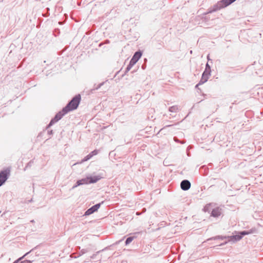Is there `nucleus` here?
Here are the masks:
<instances>
[{"mask_svg": "<svg viewBox=\"0 0 263 263\" xmlns=\"http://www.w3.org/2000/svg\"><path fill=\"white\" fill-rule=\"evenodd\" d=\"M80 95L75 96L67 104V113L70 110L76 109L81 100Z\"/></svg>", "mask_w": 263, "mask_h": 263, "instance_id": "f257e3e1", "label": "nucleus"}, {"mask_svg": "<svg viewBox=\"0 0 263 263\" xmlns=\"http://www.w3.org/2000/svg\"><path fill=\"white\" fill-rule=\"evenodd\" d=\"M100 179L101 177L99 176H90L78 181L77 183V185H80L84 184L95 183Z\"/></svg>", "mask_w": 263, "mask_h": 263, "instance_id": "f03ea898", "label": "nucleus"}, {"mask_svg": "<svg viewBox=\"0 0 263 263\" xmlns=\"http://www.w3.org/2000/svg\"><path fill=\"white\" fill-rule=\"evenodd\" d=\"M211 67L209 65V63H206L205 65V68L202 74V77L200 80V84H203L206 82L209 78V77L211 75Z\"/></svg>", "mask_w": 263, "mask_h": 263, "instance_id": "7ed1b4c3", "label": "nucleus"}, {"mask_svg": "<svg viewBox=\"0 0 263 263\" xmlns=\"http://www.w3.org/2000/svg\"><path fill=\"white\" fill-rule=\"evenodd\" d=\"M9 171L4 170L0 172V186H2L8 178Z\"/></svg>", "mask_w": 263, "mask_h": 263, "instance_id": "20e7f679", "label": "nucleus"}, {"mask_svg": "<svg viewBox=\"0 0 263 263\" xmlns=\"http://www.w3.org/2000/svg\"><path fill=\"white\" fill-rule=\"evenodd\" d=\"M251 233L247 231H243L240 233L241 235H236L229 237V241L235 242L240 240L242 238V235H245L250 234Z\"/></svg>", "mask_w": 263, "mask_h": 263, "instance_id": "39448f33", "label": "nucleus"}, {"mask_svg": "<svg viewBox=\"0 0 263 263\" xmlns=\"http://www.w3.org/2000/svg\"><path fill=\"white\" fill-rule=\"evenodd\" d=\"M142 52L141 51H136L134 55L133 56L132 58L131 59L129 63H132L133 65H135L139 60V59L142 56Z\"/></svg>", "mask_w": 263, "mask_h": 263, "instance_id": "423d86ee", "label": "nucleus"}, {"mask_svg": "<svg viewBox=\"0 0 263 263\" xmlns=\"http://www.w3.org/2000/svg\"><path fill=\"white\" fill-rule=\"evenodd\" d=\"M100 203L95 205L94 206H92L91 208L88 209L86 211L85 215H89L92 214L93 212L97 211L98 210V209L100 208Z\"/></svg>", "mask_w": 263, "mask_h": 263, "instance_id": "0eeeda50", "label": "nucleus"}, {"mask_svg": "<svg viewBox=\"0 0 263 263\" xmlns=\"http://www.w3.org/2000/svg\"><path fill=\"white\" fill-rule=\"evenodd\" d=\"M190 187L191 183L188 180H184L181 182V187L183 190H187L190 188Z\"/></svg>", "mask_w": 263, "mask_h": 263, "instance_id": "6e6552de", "label": "nucleus"}, {"mask_svg": "<svg viewBox=\"0 0 263 263\" xmlns=\"http://www.w3.org/2000/svg\"><path fill=\"white\" fill-rule=\"evenodd\" d=\"M62 117L63 116H54V117L53 119H52V120L50 121L49 124L47 125V128H49L51 126H52L55 123H56L58 121H59Z\"/></svg>", "mask_w": 263, "mask_h": 263, "instance_id": "1a4fd4ad", "label": "nucleus"}, {"mask_svg": "<svg viewBox=\"0 0 263 263\" xmlns=\"http://www.w3.org/2000/svg\"><path fill=\"white\" fill-rule=\"evenodd\" d=\"M212 214L214 217H218L220 215V211L218 209H214L213 210Z\"/></svg>", "mask_w": 263, "mask_h": 263, "instance_id": "9d476101", "label": "nucleus"}, {"mask_svg": "<svg viewBox=\"0 0 263 263\" xmlns=\"http://www.w3.org/2000/svg\"><path fill=\"white\" fill-rule=\"evenodd\" d=\"M179 109V107L177 106H173L169 108L170 111L172 112H176Z\"/></svg>", "mask_w": 263, "mask_h": 263, "instance_id": "9b49d317", "label": "nucleus"}, {"mask_svg": "<svg viewBox=\"0 0 263 263\" xmlns=\"http://www.w3.org/2000/svg\"><path fill=\"white\" fill-rule=\"evenodd\" d=\"M134 65L129 63L126 68L125 72H127L128 71H129Z\"/></svg>", "mask_w": 263, "mask_h": 263, "instance_id": "f8f14e48", "label": "nucleus"}, {"mask_svg": "<svg viewBox=\"0 0 263 263\" xmlns=\"http://www.w3.org/2000/svg\"><path fill=\"white\" fill-rule=\"evenodd\" d=\"M134 239V237H129L128 238H127L126 241H125V243L126 245H128L129 244V243H130Z\"/></svg>", "mask_w": 263, "mask_h": 263, "instance_id": "ddd939ff", "label": "nucleus"}, {"mask_svg": "<svg viewBox=\"0 0 263 263\" xmlns=\"http://www.w3.org/2000/svg\"><path fill=\"white\" fill-rule=\"evenodd\" d=\"M103 84H104L103 82L99 84L98 85H97V87H94L93 89H92L91 90H98L103 85Z\"/></svg>", "mask_w": 263, "mask_h": 263, "instance_id": "4468645a", "label": "nucleus"}, {"mask_svg": "<svg viewBox=\"0 0 263 263\" xmlns=\"http://www.w3.org/2000/svg\"><path fill=\"white\" fill-rule=\"evenodd\" d=\"M98 153V150H94L93 151L91 152L90 154L91 157H93V156H95L97 155Z\"/></svg>", "mask_w": 263, "mask_h": 263, "instance_id": "2eb2a0df", "label": "nucleus"}, {"mask_svg": "<svg viewBox=\"0 0 263 263\" xmlns=\"http://www.w3.org/2000/svg\"><path fill=\"white\" fill-rule=\"evenodd\" d=\"M92 157L91 156L90 154H89L88 155H87L86 157H84L83 161H86L90 159Z\"/></svg>", "mask_w": 263, "mask_h": 263, "instance_id": "dca6fc26", "label": "nucleus"}, {"mask_svg": "<svg viewBox=\"0 0 263 263\" xmlns=\"http://www.w3.org/2000/svg\"><path fill=\"white\" fill-rule=\"evenodd\" d=\"M28 253H26L25 255H24L23 256L19 258L18 259H16V260H15L13 263H18L20 260H21L26 255H27Z\"/></svg>", "mask_w": 263, "mask_h": 263, "instance_id": "f3484780", "label": "nucleus"}, {"mask_svg": "<svg viewBox=\"0 0 263 263\" xmlns=\"http://www.w3.org/2000/svg\"><path fill=\"white\" fill-rule=\"evenodd\" d=\"M220 6H218V5H216L213 6V9H215V11L219 10L220 8Z\"/></svg>", "mask_w": 263, "mask_h": 263, "instance_id": "a211bd4d", "label": "nucleus"}, {"mask_svg": "<svg viewBox=\"0 0 263 263\" xmlns=\"http://www.w3.org/2000/svg\"><path fill=\"white\" fill-rule=\"evenodd\" d=\"M215 11V9H213L212 8H210L208 10V11L206 13V14L211 13Z\"/></svg>", "mask_w": 263, "mask_h": 263, "instance_id": "6ab92c4d", "label": "nucleus"}, {"mask_svg": "<svg viewBox=\"0 0 263 263\" xmlns=\"http://www.w3.org/2000/svg\"><path fill=\"white\" fill-rule=\"evenodd\" d=\"M62 111H63V113L61 115H64V114H65V112H66V107H64V108H63ZM56 115H60V113H59V114H57Z\"/></svg>", "mask_w": 263, "mask_h": 263, "instance_id": "aec40b11", "label": "nucleus"}, {"mask_svg": "<svg viewBox=\"0 0 263 263\" xmlns=\"http://www.w3.org/2000/svg\"><path fill=\"white\" fill-rule=\"evenodd\" d=\"M48 133L49 135H52V130H48Z\"/></svg>", "mask_w": 263, "mask_h": 263, "instance_id": "412c9836", "label": "nucleus"}, {"mask_svg": "<svg viewBox=\"0 0 263 263\" xmlns=\"http://www.w3.org/2000/svg\"><path fill=\"white\" fill-rule=\"evenodd\" d=\"M200 81H199V82L196 85L195 87L196 88H198V86L200 85H201L202 84H200Z\"/></svg>", "mask_w": 263, "mask_h": 263, "instance_id": "4be33fe9", "label": "nucleus"}, {"mask_svg": "<svg viewBox=\"0 0 263 263\" xmlns=\"http://www.w3.org/2000/svg\"><path fill=\"white\" fill-rule=\"evenodd\" d=\"M31 165V162L30 161L26 167L27 166H30Z\"/></svg>", "mask_w": 263, "mask_h": 263, "instance_id": "5701e85b", "label": "nucleus"}, {"mask_svg": "<svg viewBox=\"0 0 263 263\" xmlns=\"http://www.w3.org/2000/svg\"><path fill=\"white\" fill-rule=\"evenodd\" d=\"M207 59H208V61H210V57H209V55H208L207 56Z\"/></svg>", "mask_w": 263, "mask_h": 263, "instance_id": "b1692460", "label": "nucleus"}, {"mask_svg": "<svg viewBox=\"0 0 263 263\" xmlns=\"http://www.w3.org/2000/svg\"><path fill=\"white\" fill-rule=\"evenodd\" d=\"M31 222H34V220H31Z\"/></svg>", "mask_w": 263, "mask_h": 263, "instance_id": "393cba45", "label": "nucleus"}, {"mask_svg": "<svg viewBox=\"0 0 263 263\" xmlns=\"http://www.w3.org/2000/svg\"><path fill=\"white\" fill-rule=\"evenodd\" d=\"M32 201V199H31L30 200H29V202H31Z\"/></svg>", "mask_w": 263, "mask_h": 263, "instance_id": "a878e982", "label": "nucleus"}]
</instances>
